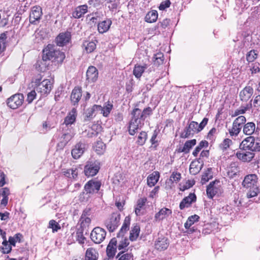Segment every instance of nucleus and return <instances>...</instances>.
I'll list each match as a JSON object with an SVG mask.
<instances>
[{
  "mask_svg": "<svg viewBox=\"0 0 260 260\" xmlns=\"http://www.w3.org/2000/svg\"><path fill=\"white\" fill-rule=\"evenodd\" d=\"M101 186V182L99 181L94 179L88 181L84 185V191L79 196V201L81 202H87L92 194L99 191Z\"/></svg>",
  "mask_w": 260,
  "mask_h": 260,
  "instance_id": "nucleus-1",
  "label": "nucleus"
},
{
  "mask_svg": "<svg viewBox=\"0 0 260 260\" xmlns=\"http://www.w3.org/2000/svg\"><path fill=\"white\" fill-rule=\"evenodd\" d=\"M257 179L255 174H249L245 177L242 182L243 187L249 189L247 193V197L249 198L256 196L259 192Z\"/></svg>",
  "mask_w": 260,
  "mask_h": 260,
  "instance_id": "nucleus-2",
  "label": "nucleus"
},
{
  "mask_svg": "<svg viewBox=\"0 0 260 260\" xmlns=\"http://www.w3.org/2000/svg\"><path fill=\"white\" fill-rule=\"evenodd\" d=\"M208 121V118L206 117L204 118L200 124L194 121H191L181 134L180 137L182 138H187L192 136L194 134L198 133L207 125Z\"/></svg>",
  "mask_w": 260,
  "mask_h": 260,
  "instance_id": "nucleus-3",
  "label": "nucleus"
},
{
  "mask_svg": "<svg viewBox=\"0 0 260 260\" xmlns=\"http://www.w3.org/2000/svg\"><path fill=\"white\" fill-rule=\"evenodd\" d=\"M41 77L35 79L34 81L36 90L42 96H46L51 91L53 82L50 79H44L42 81Z\"/></svg>",
  "mask_w": 260,
  "mask_h": 260,
  "instance_id": "nucleus-4",
  "label": "nucleus"
},
{
  "mask_svg": "<svg viewBox=\"0 0 260 260\" xmlns=\"http://www.w3.org/2000/svg\"><path fill=\"white\" fill-rule=\"evenodd\" d=\"M132 118L129 123L128 132L129 135H134L138 129H140L144 125V121L139 117V111L133 110L132 112Z\"/></svg>",
  "mask_w": 260,
  "mask_h": 260,
  "instance_id": "nucleus-5",
  "label": "nucleus"
},
{
  "mask_svg": "<svg viewBox=\"0 0 260 260\" xmlns=\"http://www.w3.org/2000/svg\"><path fill=\"white\" fill-rule=\"evenodd\" d=\"M246 121V119L244 116H239L233 121L232 127L229 129V132L231 137H237L243 127V124Z\"/></svg>",
  "mask_w": 260,
  "mask_h": 260,
  "instance_id": "nucleus-6",
  "label": "nucleus"
},
{
  "mask_svg": "<svg viewBox=\"0 0 260 260\" xmlns=\"http://www.w3.org/2000/svg\"><path fill=\"white\" fill-rule=\"evenodd\" d=\"M120 215L118 213H113L105 222V225L110 232H114L119 225Z\"/></svg>",
  "mask_w": 260,
  "mask_h": 260,
  "instance_id": "nucleus-7",
  "label": "nucleus"
},
{
  "mask_svg": "<svg viewBox=\"0 0 260 260\" xmlns=\"http://www.w3.org/2000/svg\"><path fill=\"white\" fill-rule=\"evenodd\" d=\"M206 193L208 197L212 199L215 195L221 193V187L219 181L215 180L211 182L207 186Z\"/></svg>",
  "mask_w": 260,
  "mask_h": 260,
  "instance_id": "nucleus-8",
  "label": "nucleus"
},
{
  "mask_svg": "<svg viewBox=\"0 0 260 260\" xmlns=\"http://www.w3.org/2000/svg\"><path fill=\"white\" fill-rule=\"evenodd\" d=\"M106 235V232L104 229L96 227L91 231L90 238L94 243L100 244L105 239Z\"/></svg>",
  "mask_w": 260,
  "mask_h": 260,
  "instance_id": "nucleus-9",
  "label": "nucleus"
},
{
  "mask_svg": "<svg viewBox=\"0 0 260 260\" xmlns=\"http://www.w3.org/2000/svg\"><path fill=\"white\" fill-rule=\"evenodd\" d=\"M100 166L97 161H89L84 167V174L87 177H92L99 172Z\"/></svg>",
  "mask_w": 260,
  "mask_h": 260,
  "instance_id": "nucleus-10",
  "label": "nucleus"
},
{
  "mask_svg": "<svg viewBox=\"0 0 260 260\" xmlns=\"http://www.w3.org/2000/svg\"><path fill=\"white\" fill-rule=\"evenodd\" d=\"M24 97L22 94H16L11 96L7 100V104L8 107L13 109H16L22 105Z\"/></svg>",
  "mask_w": 260,
  "mask_h": 260,
  "instance_id": "nucleus-11",
  "label": "nucleus"
},
{
  "mask_svg": "<svg viewBox=\"0 0 260 260\" xmlns=\"http://www.w3.org/2000/svg\"><path fill=\"white\" fill-rule=\"evenodd\" d=\"M42 15V11L41 7L36 6L32 7L29 15V21L32 24H35L36 22L39 21Z\"/></svg>",
  "mask_w": 260,
  "mask_h": 260,
  "instance_id": "nucleus-12",
  "label": "nucleus"
},
{
  "mask_svg": "<svg viewBox=\"0 0 260 260\" xmlns=\"http://www.w3.org/2000/svg\"><path fill=\"white\" fill-rule=\"evenodd\" d=\"M169 245V242L168 238L163 236H159L155 241L154 246L155 248L158 250H166Z\"/></svg>",
  "mask_w": 260,
  "mask_h": 260,
  "instance_id": "nucleus-13",
  "label": "nucleus"
},
{
  "mask_svg": "<svg viewBox=\"0 0 260 260\" xmlns=\"http://www.w3.org/2000/svg\"><path fill=\"white\" fill-rule=\"evenodd\" d=\"M57 50L55 49V47L53 45H48L43 50V58H44L49 61L50 60H52L54 55L55 54Z\"/></svg>",
  "mask_w": 260,
  "mask_h": 260,
  "instance_id": "nucleus-14",
  "label": "nucleus"
},
{
  "mask_svg": "<svg viewBox=\"0 0 260 260\" xmlns=\"http://www.w3.org/2000/svg\"><path fill=\"white\" fill-rule=\"evenodd\" d=\"M253 89L250 86H245L239 93V98L243 102L248 101L253 94Z\"/></svg>",
  "mask_w": 260,
  "mask_h": 260,
  "instance_id": "nucleus-15",
  "label": "nucleus"
},
{
  "mask_svg": "<svg viewBox=\"0 0 260 260\" xmlns=\"http://www.w3.org/2000/svg\"><path fill=\"white\" fill-rule=\"evenodd\" d=\"M98 71L94 66L88 67L86 72V79L89 83L95 82L98 78Z\"/></svg>",
  "mask_w": 260,
  "mask_h": 260,
  "instance_id": "nucleus-16",
  "label": "nucleus"
},
{
  "mask_svg": "<svg viewBox=\"0 0 260 260\" xmlns=\"http://www.w3.org/2000/svg\"><path fill=\"white\" fill-rule=\"evenodd\" d=\"M85 149V144L79 142L72 150V155L75 159L79 158L84 153Z\"/></svg>",
  "mask_w": 260,
  "mask_h": 260,
  "instance_id": "nucleus-17",
  "label": "nucleus"
},
{
  "mask_svg": "<svg viewBox=\"0 0 260 260\" xmlns=\"http://www.w3.org/2000/svg\"><path fill=\"white\" fill-rule=\"evenodd\" d=\"M196 196L194 193H190L189 195L184 198L180 203V209L183 210L185 208L189 207L193 202L196 201Z\"/></svg>",
  "mask_w": 260,
  "mask_h": 260,
  "instance_id": "nucleus-18",
  "label": "nucleus"
},
{
  "mask_svg": "<svg viewBox=\"0 0 260 260\" xmlns=\"http://www.w3.org/2000/svg\"><path fill=\"white\" fill-rule=\"evenodd\" d=\"M172 213V212L171 209L167 208H163L155 214L154 219L155 221H159L168 218Z\"/></svg>",
  "mask_w": 260,
  "mask_h": 260,
  "instance_id": "nucleus-19",
  "label": "nucleus"
},
{
  "mask_svg": "<svg viewBox=\"0 0 260 260\" xmlns=\"http://www.w3.org/2000/svg\"><path fill=\"white\" fill-rule=\"evenodd\" d=\"M254 141V138L253 137H248L242 141L240 144V147L244 150L248 149L252 151L253 149H254L253 148Z\"/></svg>",
  "mask_w": 260,
  "mask_h": 260,
  "instance_id": "nucleus-20",
  "label": "nucleus"
},
{
  "mask_svg": "<svg viewBox=\"0 0 260 260\" xmlns=\"http://www.w3.org/2000/svg\"><path fill=\"white\" fill-rule=\"evenodd\" d=\"M88 6L87 5H81L77 7L72 13V16L76 19L82 17L87 12Z\"/></svg>",
  "mask_w": 260,
  "mask_h": 260,
  "instance_id": "nucleus-21",
  "label": "nucleus"
},
{
  "mask_svg": "<svg viewBox=\"0 0 260 260\" xmlns=\"http://www.w3.org/2000/svg\"><path fill=\"white\" fill-rule=\"evenodd\" d=\"M257 128L256 129L255 124L253 122H248L243 126V132L245 135L251 136L254 133H258Z\"/></svg>",
  "mask_w": 260,
  "mask_h": 260,
  "instance_id": "nucleus-22",
  "label": "nucleus"
},
{
  "mask_svg": "<svg viewBox=\"0 0 260 260\" xmlns=\"http://www.w3.org/2000/svg\"><path fill=\"white\" fill-rule=\"evenodd\" d=\"M70 38L69 32L60 34L56 38V44L59 46H63L69 42Z\"/></svg>",
  "mask_w": 260,
  "mask_h": 260,
  "instance_id": "nucleus-23",
  "label": "nucleus"
},
{
  "mask_svg": "<svg viewBox=\"0 0 260 260\" xmlns=\"http://www.w3.org/2000/svg\"><path fill=\"white\" fill-rule=\"evenodd\" d=\"M117 241L115 238H113L110 241L107 247V254L109 258L113 257L116 251Z\"/></svg>",
  "mask_w": 260,
  "mask_h": 260,
  "instance_id": "nucleus-24",
  "label": "nucleus"
},
{
  "mask_svg": "<svg viewBox=\"0 0 260 260\" xmlns=\"http://www.w3.org/2000/svg\"><path fill=\"white\" fill-rule=\"evenodd\" d=\"M77 115V110L75 108H73L64 118L63 124L68 126L73 124L76 120Z\"/></svg>",
  "mask_w": 260,
  "mask_h": 260,
  "instance_id": "nucleus-25",
  "label": "nucleus"
},
{
  "mask_svg": "<svg viewBox=\"0 0 260 260\" xmlns=\"http://www.w3.org/2000/svg\"><path fill=\"white\" fill-rule=\"evenodd\" d=\"M82 96V91L81 88L75 87L72 90L71 95V100L72 104L74 105L78 104Z\"/></svg>",
  "mask_w": 260,
  "mask_h": 260,
  "instance_id": "nucleus-26",
  "label": "nucleus"
},
{
  "mask_svg": "<svg viewBox=\"0 0 260 260\" xmlns=\"http://www.w3.org/2000/svg\"><path fill=\"white\" fill-rule=\"evenodd\" d=\"M49 61L44 58L38 60L35 64L36 69L40 72H44L48 70Z\"/></svg>",
  "mask_w": 260,
  "mask_h": 260,
  "instance_id": "nucleus-27",
  "label": "nucleus"
},
{
  "mask_svg": "<svg viewBox=\"0 0 260 260\" xmlns=\"http://www.w3.org/2000/svg\"><path fill=\"white\" fill-rule=\"evenodd\" d=\"M111 24L112 21L109 19L101 21V22L99 23L98 25V29L99 32L101 34L107 32L110 28Z\"/></svg>",
  "mask_w": 260,
  "mask_h": 260,
  "instance_id": "nucleus-28",
  "label": "nucleus"
},
{
  "mask_svg": "<svg viewBox=\"0 0 260 260\" xmlns=\"http://www.w3.org/2000/svg\"><path fill=\"white\" fill-rule=\"evenodd\" d=\"M147 68V65L146 64H144L143 65L136 64H135L133 69V75L136 78L140 79L144 71Z\"/></svg>",
  "mask_w": 260,
  "mask_h": 260,
  "instance_id": "nucleus-29",
  "label": "nucleus"
},
{
  "mask_svg": "<svg viewBox=\"0 0 260 260\" xmlns=\"http://www.w3.org/2000/svg\"><path fill=\"white\" fill-rule=\"evenodd\" d=\"M131 222V218L129 216H126L124 220L122 227L117 234L118 238H122L126 232L129 230V226Z\"/></svg>",
  "mask_w": 260,
  "mask_h": 260,
  "instance_id": "nucleus-30",
  "label": "nucleus"
},
{
  "mask_svg": "<svg viewBox=\"0 0 260 260\" xmlns=\"http://www.w3.org/2000/svg\"><path fill=\"white\" fill-rule=\"evenodd\" d=\"M102 126L98 124H93L91 128L88 131L87 136L89 138L95 137L98 134L102 131Z\"/></svg>",
  "mask_w": 260,
  "mask_h": 260,
  "instance_id": "nucleus-31",
  "label": "nucleus"
},
{
  "mask_svg": "<svg viewBox=\"0 0 260 260\" xmlns=\"http://www.w3.org/2000/svg\"><path fill=\"white\" fill-rule=\"evenodd\" d=\"M159 178L158 172L154 171L147 177V184L150 187L154 186L158 182Z\"/></svg>",
  "mask_w": 260,
  "mask_h": 260,
  "instance_id": "nucleus-32",
  "label": "nucleus"
},
{
  "mask_svg": "<svg viewBox=\"0 0 260 260\" xmlns=\"http://www.w3.org/2000/svg\"><path fill=\"white\" fill-rule=\"evenodd\" d=\"M62 173L68 178L75 179L77 177L78 171L76 167H73L69 169H62Z\"/></svg>",
  "mask_w": 260,
  "mask_h": 260,
  "instance_id": "nucleus-33",
  "label": "nucleus"
},
{
  "mask_svg": "<svg viewBox=\"0 0 260 260\" xmlns=\"http://www.w3.org/2000/svg\"><path fill=\"white\" fill-rule=\"evenodd\" d=\"M197 141L196 139H192L187 141L182 148L178 149L179 152L188 153L190 149L196 144Z\"/></svg>",
  "mask_w": 260,
  "mask_h": 260,
  "instance_id": "nucleus-34",
  "label": "nucleus"
},
{
  "mask_svg": "<svg viewBox=\"0 0 260 260\" xmlns=\"http://www.w3.org/2000/svg\"><path fill=\"white\" fill-rule=\"evenodd\" d=\"M237 157L243 161H250L254 157V153L251 152H237Z\"/></svg>",
  "mask_w": 260,
  "mask_h": 260,
  "instance_id": "nucleus-35",
  "label": "nucleus"
},
{
  "mask_svg": "<svg viewBox=\"0 0 260 260\" xmlns=\"http://www.w3.org/2000/svg\"><path fill=\"white\" fill-rule=\"evenodd\" d=\"M140 232V227L138 224L133 225L130 231L129 240L131 241H136L139 237Z\"/></svg>",
  "mask_w": 260,
  "mask_h": 260,
  "instance_id": "nucleus-36",
  "label": "nucleus"
},
{
  "mask_svg": "<svg viewBox=\"0 0 260 260\" xmlns=\"http://www.w3.org/2000/svg\"><path fill=\"white\" fill-rule=\"evenodd\" d=\"M74 133L70 129L69 132L66 133L61 137L60 142L63 146L66 145L74 137Z\"/></svg>",
  "mask_w": 260,
  "mask_h": 260,
  "instance_id": "nucleus-37",
  "label": "nucleus"
},
{
  "mask_svg": "<svg viewBox=\"0 0 260 260\" xmlns=\"http://www.w3.org/2000/svg\"><path fill=\"white\" fill-rule=\"evenodd\" d=\"M98 253L93 248H89L87 249L85 254V260H96Z\"/></svg>",
  "mask_w": 260,
  "mask_h": 260,
  "instance_id": "nucleus-38",
  "label": "nucleus"
},
{
  "mask_svg": "<svg viewBox=\"0 0 260 260\" xmlns=\"http://www.w3.org/2000/svg\"><path fill=\"white\" fill-rule=\"evenodd\" d=\"M201 170V166L198 160L193 161L191 162L189 167L190 173L192 175L197 174Z\"/></svg>",
  "mask_w": 260,
  "mask_h": 260,
  "instance_id": "nucleus-39",
  "label": "nucleus"
},
{
  "mask_svg": "<svg viewBox=\"0 0 260 260\" xmlns=\"http://www.w3.org/2000/svg\"><path fill=\"white\" fill-rule=\"evenodd\" d=\"M239 172V169L235 162L231 164L227 170V174L230 178H234Z\"/></svg>",
  "mask_w": 260,
  "mask_h": 260,
  "instance_id": "nucleus-40",
  "label": "nucleus"
},
{
  "mask_svg": "<svg viewBox=\"0 0 260 260\" xmlns=\"http://www.w3.org/2000/svg\"><path fill=\"white\" fill-rule=\"evenodd\" d=\"M83 48L87 53L93 52L96 48V44L94 41H86L83 43Z\"/></svg>",
  "mask_w": 260,
  "mask_h": 260,
  "instance_id": "nucleus-41",
  "label": "nucleus"
},
{
  "mask_svg": "<svg viewBox=\"0 0 260 260\" xmlns=\"http://www.w3.org/2000/svg\"><path fill=\"white\" fill-rule=\"evenodd\" d=\"M146 201L147 199L145 198H141L138 200L136 207L135 208V213L137 216L141 215V210L145 206Z\"/></svg>",
  "mask_w": 260,
  "mask_h": 260,
  "instance_id": "nucleus-42",
  "label": "nucleus"
},
{
  "mask_svg": "<svg viewBox=\"0 0 260 260\" xmlns=\"http://www.w3.org/2000/svg\"><path fill=\"white\" fill-rule=\"evenodd\" d=\"M99 107L101 108V109H99V112L102 113L104 116L107 117L112 109L113 105L110 103H108L104 107H102L99 105Z\"/></svg>",
  "mask_w": 260,
  "mask_h": 260,
  "instance_id": "nucleus-43",
  "label": "nucleus"
},
{
  "mask_svg": "<svg viewBox=\"0 0 260 260\" xmlns=\"http://www.w3.org/2000/svg\"><path fill=\"white\" fill-rule=\"evenodd\" d=\"M94 149L98 154L102 155L105 151L106 145L103 142L98 141L94 146Z\"/></svg>",
  "mask_w": 260,
  "mask_h": 260,
  "instance_id": "nucleus-44",
  "label": "nucleus"
},
{
  "mask_svg": "<svg viewBox=\"0 0 260 260\" xmlns=\"http://www.w3.org/2000/svg\"><path fill=\"white\" fill-rule=\"evenodd\" d=\"M65 57V54L63 52L57 50L55 54L54 55L52 61L56 62L57 63H60L62 62Z\"/></svg>",
  "mask_w": 260,
  "mask_h": 260,
  "instance_id": "nucleus-45",
  "label": "nucleus"
},
{
  "mask_svg": "<svg viewBox=\"0 0 260 260\" xmlns=\"http://www.w3.org/2000/svg\"><path fill=\"white\" fill-rule=\"evenodd\" d=\"M199 216L196 214L189 216L184 224L185 229H189L195 222L198 221Z\"/></svg>",
  "mask_w": 260,
  "mask_h": 260,
  "instance_id": "nucleus-46",
  "label": "nucleus"
},
{
  "mask_svg": "<svg viewBox=\"0 0 260 260\" xmlns=\"http://www.w3.org/2000/svg\"><path fill=\"white\" fill-rule=\"evenodd\" d=\"M157 16L156 11H150L146 16V21L149 23L154 22L157 20Z\"/></svg>",
  "mask_w": 260,
  "mask_h": 260,
  "instance_id": "nucleus-47",
  "label": "nucleus"
},
{
  "mask_svg": "<svg viewBox=\"0 0 260 260\" xmlns=\"http://www.w3.org/2000/svg\"><path fill=\"white\" fill-rule=\"evenodd\" d=\"M249 109L248 105H247L246 106H241L239 109H236L232 112L231 117H236L240 115L243 114Z\"/></svg>",
  "mask_w": 260,
  "mask_h": 260,
  "instance_id": "nucleus-48",
  "label": "nucleus"
},
{
  "mask_svg": "<svg viewBox=\"0 0 260 260\" xmlns=\"http://www.w3.org/2000/svg\"><path fill=\"white\" fill-rule=\"evenodd\" d=\"M134 110H138L139 111L140 115H139V117L142 118V120L143 121H144L146 116L150 115L152 112V109L150 107H147L144 109L142 112L139 108H135Z\"/></svg>",
  "mask_w": 260,
  "mask_h": 260,
  "instance_id": "nucleus-49",
  "label": "nucleus"
},
{
  "mask_svg": "<svg viewBox=\"0 0 260 260\" xmlns=\"http://www.w3.org/2000/svg\"><path fill=\"white\" fill-rule=\"evenodd\" d=\"M212 177L211 173V169L208 168L207 170L204 173L201 178V182L202 184L206 183Z\"/></svg>",
  "mask_w": 260,
  "mask_h": 260,
  "instance_id": "nucleus-50",
  "label": "nucleus"
},
{
  "mask_svg": "<svg viewBox=\"0 0 260 260\" xmlns=\"http://www.w3.org/2000/svg\"><path fill=\"white\" fill-rule=\"evenodd\" d=\"M147 138V134L145 132H141L138 137V140L137 141V143L140 145L142 146L143 145Z\"/></svg>",
  "mask_w": 260,
  "mask_h": 260,
  "instance_id": "nucleus-51",
  "label": "nucleus"
},
{
  "mask_svg": "<svg viewBox=\"0 0 260 260\" xmlns=\"http://www.w3.org/2000/svg\"><path fill=\"white\" fill-rule=\"evenodd\" d=\"M208 146V142L206 141H202L196 147L195 149L192 152V155L194 156H197L199 152L204 147Z\"/></svg>",
  "mask_w": 260,
  "mask_h": 260,
  "instance_id": "nucleus-52",
  "label": "nucleus"
},
{
  "mask_svg": "<svg viewBox=\"0 0 260 260\" xmlns=\"http://www.w3.org/2000/svg\"><path fill=\"white\" fill-rule=\"evenodd\" d=\"M101 108L99 107V105H94L92 108L87 109L86 112V116L88 118H92L93 115L95 112H99V109Z\"/></svg>",
  "mask_w": 260,
  "mask_h": 260,
  "instance_id": "nucleus-53",
  "label": "nucleus"
},
{
  "mask_svg": "<svg viewBox=\"0 0 260 260\" xmlns=\"http://www.w3.org/2000/svg\"><path fill=\"white\" fill-rule=\"evenodd\" d=\"M257 57V51L255 50H250L246 55V59L248 62L253 61Z\"/></svg>",
  "mask_w": 260,
  "mask_h": 260,
  "instance_id": "nucleus-54",
  "label": "nucleus"
},
{
  "mask_svg": "<svg viewBox=\"0 0 260 260\" xmlns=\"http://www.w3.org/2000/svg\"><path fill=\"white\" fill-rule=\"evenodd\" d=\"M21 237L22 235L20 233L16 234L14 235V237H9V242L10 243V245L15 246L17 241L20 242Z\"/></svg>",
  "mask_w": 260,
  "mask_h": 260,
  "instance_id": "nucleus-55",
  "label": "nucleus"
},
{
  "mask_svg": "<svg viewBox=\"0 0 260 260\" xmlns=\"http://www.w3.org/2000/svg\"><path fill=\"white\" fill-rule=\"evenodd\" d=\"M8 242L9 241H6V243H4V242L2 243L3 246L1 247V251L4 254L9 253L11 251V245H10V244H9Z\"/></svg>",
  "mask_w": 260,
  "mask_h": 260,
  "instance_id": "nucleus-56",
  "label": "nucleus"
},
{
  "mask_svg": "<svg viewBox=\"0 0 260 260\" xmlns=\"http://www.w3.org/2000/svg\"><path fill=\"white\" fill-rule=\"evenodd\" d=\"M181 178V175L180 173L173 172L170 177L169 181L177 183L180 180Z\"/></svg>",
  "mask_w": 260,
  "mask_h": 260,
  "instance_id": "nucleus-57",
  "label": "nucleus"
},
{
  "mask_svg": "<svg viewBox=\"0 0 260 260\" xmlns=\"http://www.w3.org/2000/svg\"><path fill=\"white\" fill-rule=\"evenodd\" d=\"M232 144V141L231 139L228 138L225 139L220 144V147L222 150H226Z\"/></svg>",
  "mask_w": 260,
  "mask_h": 260,
  "instance_id": "nucleus-58",
  "label": "nucleus"
},
{
  "mask_svg": "<svg viewBox=\"0 0 260 260\" xmlns=\"http://www.w3.org/2000/svg\"><path fill=\"white\" fill-rule=\"evenodd\" d=\"M80 222L82 227H86L88 226L90 224L91 222V219L90 217H80Z\"/></svg>",
  "mask_w": 260,
  "mask_h": 260,
  "instance_id": "nucleus-59",
  "label": "nucleus"
},
{
  "mask_svg": "<svg viewBox=\"0 0 260 260\" xmlns=\"http://www.w3.org/2000/svg\"><path fill=\"white\" fill-rule=\"evenodd\" d=\"M49 228L52 229L53 232H56L59 229H60V226L58 223L54 220H51L49 221Z\"/></svg>",
  "mask_w": 260,
  "mask_h": 260,
  "instance_id": "nucleus-60",
  "label": "nucleus"
},
{
  "mask_svg": "<svg viewBox=\"0 0 260 260\" xmlns=\"http://www.w3.org/2000/svg\"><path fill=\"white\" fill-rule=\"evenodd\" d=\"M10 194V191L9 188L4 187L0 189V196L3 198H8Z\"/></svg>",
  "mask_w": 260,
  "mask_h": 260,
  "instance_id": "nucleus-61",
  "label": "nucleus"
},
{
  "mask_svg": "<svg viewBox=\"0 0 260 260\" xmlns=\"http://www.w3.org/2000/svg\"><path fill=\"white\" fill-rule=\"evenodd\" d=\"M36 90H31L30 92L28 93L26 101L28 103H31L32 101L36 98Z\"/></svg>",
  "mask_w": 260,
  "mask_h": 260,
  "instance_id": "nucleus-62",
  "label": "nucleus"
},
{
  "mask_svg": "<svg viewBox=\"0 0 260 260\" xmlns=\"http://www.w3.org/2000/svg\"><path fill=\"white\" fill-rule=\"evenodd\" d=\"M194 184V181L188 180L186 182V184L185 185H183L182 186H181L180 188V189L182 191H184L185 190L187 189L190 188L191 187H192Z\"/></svg>",
  "mask_w": 260,
  "mask_h": 260,
  "instance_id": "nucleus-63",
  "label": "nucleus"
},
{
  "mask_svg": "<svg viewBox=\"0 0 260 260\" xmlns=\"http://www.w3.org/2000/svg\"><path fill=\"white\" fill-rule=\"evenodd\" d=\"M76 240L80 244L84 243L85 238L83 236L82 232L78 231L76 233Z\"/></svg>",
  "mask_w": 260,
  "mask_h": 260,
  "instance_id": "nucleus-64",
  "label": "nucleus"
}]
</instances>
